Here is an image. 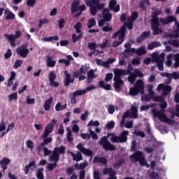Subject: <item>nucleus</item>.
Returning <instances> with one entry per match:
<instances>
[{
	"instance_id": "obj_39",
	"label": "nucleus",
	"mask_w": 179,
	"mask_h": 179,
	"mask_svg": "<svg viewBox=\"0 0 179 179\" xmlns=\"http://www.w3.org/2000/svg\"><path fill=\"white\" fill-rule=\"evenodd\" d=\"M33 166H36V162L33 161L30 162L29 164L26 165L24 169V174H29V170H30V167H33Z\"/></svg>"
},
{
	"instance_id": "obj_48",
	"label": "nucleus",
	"mask_w": 179,
	"mask_h": 179,
	"mask_svg": "<svg viewBox=\"0 0 179 179\" xmlns=\"http://www.w3.org/2000/svg\"><path fill=\"white\" fill-rule=\"evenodd\" d=\"M173 59L175 61L173 64L174 68H179V53L173 55Z\"/></svg>"
},
{
	"instance_id": "obj_10",
	"label": "nucleus",
	"mask_w": 179,
	"mask_h": 179,
	"mask_svg": "<svg viewBox=\"0 0 179 179\" xmlns=\"http://www.w3.org/2000/svg\"><path fill=\"white\" fill-rule=\"evenodd\" d=\"M99 145H101V146H102L106 152L108 150H110V152L115 150V146H114L113 144H111V143L108 141L107 136L101 138L99 141Z\"/></svg>"
},
{
	"instance_id": "obj_64",
	"label": "nucleus",
	"mask_w": 179,
	"mask_h": 179,
	"mask_svg": "<svg viewBox=\"0 0 179 179\" xmlns=\"http://www.w3.org/2000/svg\"><path fill=\"white\" fill-rule=\"evenodd\" d=\"M93 178L94 179H101V178H100V173L99 172V171H94Z\"/></svg>"
},
{
	"instance_id": "obj_50",
	"label": "nucleus",
	"mask_w": 179,
	"mask_h": 179,
	"mask_svg": "<svg viewBox=\"0 0 179 179\" xmlns=\"http://www.w3.org/2000/svg\"><path fill=\"white\" fill-rule=\"evenodd\" d=\"M120 71H124L125 76L126 75H129V74L132 73V71H134V67H132V65L129 64L128 66H127V70L120 69Z\"/></svg>"
},
{
	"instance_id": "obj_45",
	"label": "nucleus",
	"mask_w": 179,
	"mask_h": 179,
	"mask_svg": "<svg viewBox=\"0 0 179 179\" xmlns=\"http://www.w3.org/2000/svg\"><path fill=\"white\" fill-rule=\"evenodd\" d=\"M66 108V103L62 106L61 105V102H58L55 106L56 111H62V110H65Z\"/></svg>"
},
{
	"instance_id": "obj_44",
	"label": "nucleus",
	"mask_w": 179,
	"mask_h": 179,
	"mask_svg": "<svg viewBox=\"0 0 179 179\" xmlns=\"http://www.w3.org/2000/svg\"><path fill=\"white\" fill-rule=\"evenodd\" d=\"M138 19V12L134 11L131 13V15L127 18V21L133 22Z\"/></svg>"
},
{
	"instance_id": "obj_26",
	"label": "nucleus",
	"mask_w": 179,
	"mask_h": 179,
	"mask_svg": "<svg viewBox=\"0 0 179 179\" xmlns=\"http://www.w3.org/2000/svg\"><path fill=\"white\" fill-rule=\"evenodd\" d=\"M49 160L50 162H54V163L48 164L47 169L48 170H49V171H52V170H54V169L57 167V166L58 165V162L59 161L58 159H55L52 157H49Z\"/></svg>"
},
{
	"instance_id": "obj_25",
	"label": "nucleus",
	"mask_w": 179,
	"mask_h": 179,
	"mask_svg": "<svg viewBox=\"0 0 179 179\" xmlns=\"http://www.w3.org/2000/svg\"><path fill=\"white\" fill-rule=\"evenodd\" d=\"M83 94H86V91L76 90V92H74L71 98V104H76V96H83Z\"/></svg>"
},
{
	"instance_id": "obj_38",
	"label": "nucleus",
	"mask_w": 179,
	"mask_h": 179,
	"mask_svg": "<svg viewBox=\"0 0 179 179\" xmlns=\"http://www.w3.org/2000/svg\"><path fill=\"white\" fill-rule=\"evenodd\" d=\"M58 40H59V36H55L45 37L43 39V41L51 43V41H58Z\"/></svg>"
},
{
	"instance_id": "obj_22",
	"label": "nucleus",
	"mask_w": 179,
	"mask_h": 179,
	"mask_svg": "<svg viewBox=\"0 0 179 179\" xmlns=\"http://www.w3.org/2000/svg\"><path fill=\"white\" fill-rule=\"evenodd\" d=\"M152 34V32H150V31H144L136 39V43H138V44H141V43H142V41H143L146 38H149V37H150V34Z\"/></svg>"
},
{
	"instance_id": "obj_60",
	"label": "nucleus",
	"mask_w": 179,
	"mask_h": 179,
	"mask_svg": "<svg viewBox=\"0 0 179 179\" xmlns=\"http://www.w3.org/2000/svg\"><path fill=\"white\" fill-rule=\"evenodd\" d=\"M65 24V20L61 18L58 20V27L59 29H64V26Z\"/></svg>"
},
{
	"instance_id": "obj_29",
	"label": "nucleus",
	"mask_w": 179,
	"mask_h": 179,
	"mask_svg": "<svg viewBox=\"0 0 179 179\" xmlns=\"http://www.w3.org/2000/svg\"><path fill=\"white\" fill-rule=\"evenodd\" d=\"M97 87H101V89H103L104 90H111V85L106 84L103 80H100L98 82Z\"/></svg>"
},
{
	"instance_id": "obj_31",
	"label": "nucleus",
	"mask_w": 179,
	"mask_h": 179,
	"mask_svg": "<svg viewBox=\"0 0 179 179\" xmlns=\"http://www.w3.org/2000/svg\"><path fill=\"white\" fill-rule=\"evenodd\" d=\"M131 45H132L129 42H127V43H125L124 48H126V49L124 50V52H126V53L132 52L133 54H135V52H136V49H135L134 48H131Z\"/></svg>"
},
{
	"instance_id": "obj_40",
	"label": "nucleus",
	"mask_w": 179,
	"mask_h": 179,
	"mask_svg": "<svg viewBox=\"0 0 179 179\" xmlns=\"http://www.w3.org/2000/svg\"><path fill=\"white\" fill-rule=\"evenodd\" d=\"M44 171V168H40L36 171V177L38 179H44V174L43 173Z\"/></svg>"
},
{
	"instance_id": "obj_23",
	"label": "nucleus",
	"mask_w": 179,
	"mask_h": 179,
	"mask_svg": "<svg viewBox=\"0 0 179 179\" xmlns=\"http://www.w3.org/2000/svg\"><path fill=\"white\" fill-rule=\"evenodd\" d=\"M109 9L113 12H120V5H117V0H110L108 4Z\"/></svg>"
},
{
	"instance_id": "obj_13",
	"label": "nucleus",
	"mask_w": 179,
	"mask_h": 179,
	"mask_svg": "<svg viewBox=\"0 0 179 179\" xmlns=\"http://www.w3.org/2000/svg\"><path fill=\"white\" fill-rule=\"evenodd\" d=\"M153 62H156L157 66L159 71H164V67L163 66V61H164V55L162 54L160 56L155 55L152 56Z\"/></svg>"
},
{
	"instance_id": "obj_56",
	"label": "nucleus",
	"mask_w": 179,
	"mask_h": 179,
	"mask_svg": "<svg viewBox=\"0 0 179 179\" xmlns=\"http://www.w3.org/2000/svg\"><path fill=\"white\" fill-rule=\"evenodd\" d=\"M113 171H114V169H113V168H109V169L105 168L103 171V173L105 176L107 174L110 176V174H113Z\"/></svg>"
},
{
	"instance_id": "obj_42",
	"label": "nucleus",
	"mask_w": 179,
	"mask_h": 179,
	"mask_svg": "<svg viewBox=\"0 0 179 179\" xmlns=\"http://www.w3.org/2000/svg\"><path fill=\"white\" fill-rule=\"evenodd\" d=\"M10 164V159L8 157H3L1 160H0V166H8Z\"/></svg>"
},
{
	"instance_id": "obj_52",
	"label": "nucleus",
	"mask_w": 179,
	"mask_h": 179,
	"mask_svg": "<svg viewBox=\"0 0 179 179\" xmlns=\"http://www.w3.org/2000/svg\"><path fill=\"white\" fill-rule=\"evenodd\" d=\"M127 75H130L128 77V80H129V82H131V83H134V82H135V80H136V76L135 75V73H131L127 74Z\"/></svg>"
},
{
	"instance_id": "obj_6",
	"label": "nucleus",
	"mask_w": 179,
	"mask_h": 179,
	"mask_svg": "<svg viewBox=\"0 0 179 179\" xmlns=\"http://www.w3.org/2000/svg\"><path fill=\"white\" fill-rule=\"evenodd\" d=\"M139 93L141 94H145V85L142 80H138L134 87L130 88L129 92L130 96H137Z\"/></svg>"
},
{
	"instance_id": "obj_3",
	"label": "nucleus",
	"mask_w": 179,
	"mask_h": 179,
	"mask_svg": "<svg viewBox=\"0 0 179 179\" xmlns=\"http://www.w3.org/2000/svg\"><path fill=\"white\" fill-rule=\"evenodd\" d=\"M129 157L130 160L131 162H134V163H138V162L140 166L148 167V169L150 167V165L148 164L146 158H145V156L143 155V152H142V151H136L134 153L130 155Z\"/></svg>"
},
{
	"instance_id": "obj_20",
	"label": "nucleus",
	"mask_w": 179,
	"mask_h": 179,
	"mask_svg": "<svg viewBox=\"0 0 179 179\" xmlns=\"http://www.w3.org/2000/svg\"><path fill=\"white\" fill-rule=\"evenodd\" d=\"M64 75H65V79L64 80V86L68 87V86H69L71 83H73V82H75V78H72V76L69 74V73L68 72V70L64 71Z\"/></svg>"
},
{
	"instance_id": "obj_43",
	"label": "nucleus",
	"mask_w": 179,
	"mask_h": 179,
	"mask_svg": "<svg viewBox=\"0 0 179 179\" xmlns=\"http://www.w3.org/2000/svg\"><path fill=\"white\" fill-rule=\"evenodd\" d=\"M156 105H155V103H151L150 105H143L141 106V111H146L147 110H149V108H153Z\"/></svg>"
},
{
	"instance_id": "obj_32",
	"label": "nucleus",
	"mask_w": 179,
	"mask_h": 179,
	"mask_svg": "<svg viewBox=\"0 0 179 179\" xmlns=\"http://www.w3.org/2000/svg\"><path fill=\"white\" fill-rule=\"evenodd\" d=\"M53 100H54V98H52V96H50L48 99L45 101L43 105L45 111H50L51 108V103H52Z\"/></svg>"
},
{
	"instance_id": "obj_41",
	"label": "nucleus",
	"mask_w": 179,
	"mask_h": 179,
	"mask_svg": "<svg viewBox=\"0 0 179 179\" xmlns=\"http://www.w3.org/2000/svg\"><path fill=\"white\" fill-rule=\"evenodd\" d=\"M43 138V142H42L41 143V146H42V148H44V146H45V145H48V143H51V142H52V138L49 137V138Z\"/></svg>"
},
{
	"instance_id": "obj_18",
	"label": "nucleus",
	"mask_w": 179,
	"mask_h": 179,
	"mask_svg": "<svg viewBox=\"0 0 179 179\" xmlns=\"http://www.w3.org/2000/svg\"><path fill=\"white\" fill-rule=\"evenodd\" d=\"M176 17L168 15L166 18H159V22L162 26H167V24H170L171 23L176 22Z\"/></svg>"
},
{
	"instance_id": "obj_30",
	"label": "nucleus",
	"mask_w": 179,
	"mask_h": 179,
	"mask_svg": "<svg viewBox=\"0 0 179 179\" xmlns=\"http://www.w3.org/2000/svg\"><path fill=\"white\" fill-rule=\"evenodd\" d=\"M93 163L94 164H96V163H101V164H107V158H106L105 157H100L96 156L94 158Z\"/></svg>"
},
{
	"instance_id": "obj_63",
	"label": "nucleus",
	"mask_w": 179,
	"mask_h": 179,
	"mask_svg": "<svg viewBox=\"0 0 179 179\" xmlns=\"http://www.w3.org/2000/svg\"><path fill=\"white\" fill-rule=\"evenodd\" d=\"M113 79V74L112 73H108L106 74L105 76V82H110Z\"/></svg>"
},
{
	"instance_id": "obj_62",
	"label": "nucleus",
	"mask_w": 179,
	"mask_h": 179,
	"mask_svg": "<svg viewBox=\"0 0 179 179\" xmlns=\"http://www.w3.org/2000/svg\"><path fill=\"white\" fill-rule=\"evenodd\" d=\"M136 141L134 140L131 141V151L136 152Z\"/></svg>"
},
{
	"instance_id": "obj_9",
	"label": "nucleus",
	"mask_w": 179,
	"mask_h": 179,
	"mask_svg": "<svg viewBox=\"0 0 179 179\" xmlns=\"http://www.w3.org/2000/svg\"><path fill=\"white\" fill-rule=\"evenodd\" d=\"M4 37L9 41L11 47H16V41L19 37H22V31L20 30L15 31V35L5 34Z\"/></svg>"
},
{
	"instance_id": "obj_37",
	"label": "nucleus",
	"mask_w": 179,
	"mask_h": 179,
	"mask_svg": "<svg viewBox=\"0 0 179 179\" xmlns=\"http://www.w3.org/2000/svg\"><path fill=\"white\" fill-rule=\"evenodd\" d=\"M161 45L160 42L153 41L148 44V50H154V48H157V47H160Z\"/></svg>"
},
{
	"instance_id": "obj_55",
	"label": "nucleus",
	"mask_w": 179,
	"mask_h": 179,
	"mask_svg": "<svg viewBox=\"0 0 179 179\" xmlns=\"http://www.w3.org/2000/svg\"><path fill=\"white\" fill-rule=\"evenodd\" d=\"M18 96H17V92H14L12 93L8 96V101H12V100H17Z\"/></svg>"
},
{
	"instance_id": "obj_49",
	"label": "nucleus",
	"mask_w": 179,
	"mask_h": 179,
	"mask_svg": "<svg viewBox=\"0 0 179 179\" xmlns=\"http://www.w3.org/2000/svg\"><path fill=\"white\" fill-rule=\"evenodd\" d=\"M96 26V20L94 18H91L87 22V29H92V27Z\"/></svg>"
},
{
	"instance_id": "obj_54",
	"label": "nucleus",
	"mask_w": 179,
	"mask_h": 179,
	"mask_svg": "<svg viewBox=\"0 0 179 179\" xmlns=\"http://www.w3.org/2000/svg\"><path fill=\"white\" fill-rule=\"evenodd\" d=\"M99 125H100V122H99V120H90L87 124V127H99Z\"/></svg>"
},
{
	"instance_id": "obj_36",
	"label": "nucleus",
	"mask_w": 179,
	"mask_h": 179,
	"mask_svg": "<svg viewBox=\"0 0 179 179\" xmlns=\"http://www.w3.org/2000/svg\"><path fill=\"white\" fill-rule=\"evenodd\" d=\"M146 49L145 48V46H141L138 50H136V52L134 54H136V55H138V57H141V55H146Z\"/></svg>"
},
{
	"instance_id": "obj_61",
	"label": "nucleus",
	"mask_w": 179,
	"mask_h": 179,
	"mask_svg": "<svg viewBox=\"0 0 179 179\" xmlns=\"http://www.w3.org/2000/svg\"><path fill=\"white\" fill-rule=\"evenodd\" d=\"M66 139L67 142H72L73 141V138H72V131L69 129L67 132Z\"/></svg>"
},
{
	"instance_id": "obj_57",
	"label": "nucleus",
	"mask_w": 179,
	"mask_h": 179,
	"mask_svg": "<svg viewBox=\"0 0 179 179\" xmlns=\"http://www.w3.org/2000/svg\"><path fill=\"white\" fill-rule=\"evenodd\" d=\"M22 64H23V61H22L20 59L16 60V62L14 63V66H13L14 69H17V68L20 67Z\"/></svg>"
},
{
	"instance_id": "obj_47",
	"label": "nucleus",
	"mask_w": 179,
	"mask_h": 179,
	"mask_svg": "<svg viewBox=\"0 0 179 179\" xmlns=\"http://www.w3.org/2000/svg\"><path fill=\"white\" fill-rule=\"evenodd\" d=\"M172 90L171 86L170 85H166L164 87V90L162 92L163 96H167L169 93H170V91Z\"/></svg>"
},
{
	"instance_id": "obj_35",
	"label": "nucleus",
	"mask_w": 179,
	"mask_h": 179,
	"mask_svg": "<svg viewBox=\"0 0 179 179\" xmlns=\"http://www.w3.org/2000/svg\"><path fill=\"white\" fill-rule=\"evenodd\" d=\"M70 155H71L73 159L76 162H80V160H83V157L82 156V154L80 152H78L77 154L70 152Z\"/></svg>"
},
{
	"instance_id": "obj_46",
	"label": "nucleus",
	"mask_w": 179,
	"mask_h": 179,
	"mask_svg": "<svg viewBox=\"0 0 179 179\" xmlns=\"http://www.w3.org/2000/svg\"><path fill=\"white\" fill-rule=\"evenodd\" d=\"M26 145L28 149H30L31 152H33V149H34V143L31 140H27L26 141Z\"/></svg>"
},
{
	"instance_id": "obj_58",
	"label": "nucleus",
	"mask_w": 179,
	"mask_h": 179,
	"mask_svg": "<svg viewBox=\"0 0 179 179\" xmlns=\"http://www.w3.org/2000/svg\"><path fill=\"white\" fill-rule=\"evenodd\" d=\"M170 79H175V80L179 79V72L174 71L173 73H171Z\"/></svg>"
},
{
	"instance_id": "obj_51",
	"label": "nucleus",
	"mask_w": 179,
	"mask_h": 179,
	"mask_svg": "<svg viewBox=\"0 0 179 179\" xmlns=\"http://www.w3.org/2000/svg\"><path fill=\"white\" fill-rule=\"evenodd\" d=\"M115 122L113 120H111L110 122H108L106 125V129H113L115 128Z\"/></svg>"
},
{
	"instance_id": "obj_8",
	"label": "nucleus",
	"mask_w": 179,
	"mask_h": 179,
	"mask_svg": "<svg viewBox=\"0 0 179 179\" xmlns=\"http://www.w3.org/2000/svg\"><path fill=\"white\" fill-rule=\"evenodd\" d=\"M128 135H129V131H122L120 136L112 134L110 141L113 143H125L128 141Z\"/></svg>"
},
{
	"instance_id": "obj_4",
	"label": "nucleus",
	"mask_w": 179,
	"mask_h": 179,
	"mask_svg": "<svg viewBox=\"0 0 179 179\" xmlns=\"http://www.w3.org/2000/svg\"><path fill=\"white\" fill-rule=\"evenodd\" d=\"M113 72L115 73V76L113 78L114 80V88L115 90H120L122 85H124V81H122V79L121 78L122 76H125V71L124 70H120V69H115L113 70Z\"/></svg>"
},
{
	"instance_id": "obj_33",
	"label": "nucleus",
	"mask_w": 179,
	"mask_h": 179,
	"mask_svg": "<svg viewBox=\"0 0 179 179\" xmlns=\"http://www.w3.org/2000/svg\"><path fill=\"white\" fill-rule=\"evenodd\" d=\"M66 173L68 176H71L70 179H78V175L75 172H73V168L72 167H68L66 170Z\"/></svg>"
},
{
	"instance_id": "obj_19",
	"label": "nucleus",
	"mask_w": 179,
	"mask_h": 179,
	"mask_svg": "<svg viewBox=\"0 0 179 179\" xmlns=\"http://www.w3.org/2000/svg\"><path fill=\"white\" fill-rule=\"evenodd\" d=\"M76 148L83 153V155H85V156H89L90 157L93 156V151H92L90 149L86 148L83 147V144L79 143Z\"/></svg>"
},
{
	"instance_id": "obj_34",
	"label": "nucleus",
	"mask_w": 179,
	"mask_h": 179,
	"mask_svg": "<svg viewBox=\"0 0 179 179\" xmlns=\"http://www.w3.org/2000/svg\"><path fill=\"white\" fill-rule=\"evenodd\" d=\"M125 163V159L124 158H120L116 160L115 162L113 167L114 169H120L121 166H122Z\"/></svg>"
},
{
	"instance_id": "obj_12",
	"label": "nucleus",
	"mask_w": 179,
	"mask_h": 179,
	"mask_svg": "<svg viewBox=\"0 0 179 179\" xmlns=\"http://www.w3.org/2000/svg\"><path fill=\"white\" fill-rule=\"evenodd\" d=\"M55 124H57V120L52 119V122H50L46 125L41 138H48L50 134H52V132L54 131V125H55Z\"/></svg>"
},
{
	"instance_id": "obj_17",
	"label": "nucleus",
	"mask_w": 179,
	"mask_h": 179,
	"mask_svg": "<svg viewBox=\"0 0 179 179\" xmlns=\"http://www.w3.org/2000/svg\"><path fill=\"white\" fill-rule=\"evenodd\" d=\"M160 23L159 22H151V30H152L153 36H159L163 33V29L159 28Z\"/></svg>"
},
{
	"instance_id": "obj_28",
	"label": "nucleus",
	"mask_w": 179,
	"mask_h": 179,
	"mask_svg": "<svg viewBox=\"0 0 179 179\" xmlns=\"http://www.w3.org/2000/svg\"><path fill=\"white\" fill-rule=\"evenodd\" d=\"M46 64H47V66H48L49 68H54V66H55L57 62L55 60H52L54 59V57H52L50 55H48L46 57Z\"/></svg>"
},
{
	"instance_id": "obj_21",
	"label": "nucleus",
	"mask_w": 179,
	"mask_h": 179,
	"mask_svg": "<svg viewBox=\"0 0 179 179\" xmlns=\"http://www.w3.org/2000/svg\"><path fill=\"white\" fill-rule=\"evenodd\" d=\"M102 17V19L105 21L111 22V20L113 19V14L110 13V10L108 8H103Z\"/></svg>"
},
{
	"instance_id": "obj_53",
	"label": "nucleus",
	"mask_w": 179,
	"mask_h": 179,
	"mask_svg": "<svg viewBox=\"0 0 179 179\" xmlns=\"http://www.w3.org/2000/svg\"><path fill=\"white\" fill-rule=\"evenodd\" d=\"M83 36V35H82V34H78V36L76 35V34H73L72 35L73 43H76L78 40H80Z\"/></svg>"
},
{
	"instance_id": "obj_11",
	"label": "nucleus",
	"mask_w": 179,
	"mask_h": 179,
	"mask_svg": "<svg viewBox=\"0 0 179 179\" xmlns=\"http://www.w3.org/2000/svg\"><path fill=\"white\" fill-rule=\"evenodd\" d=\"M80 1L79 0H74L71 3V13H76V12H81L83 13L85 10H86V6L85 4H82L81 6H79Z\"/></svg>"
},
{
	"instance_id": "obj_7",
	"label": "nucleus",
	"mask_w": 179,
	"mask_h": 179,
	"mask_svg": "<svg viewBox=\"0 0 179 179\" xmlns=\"http://www.w3.org/2000/svg\"><path fill=\"white\" fill-rule=\"evenodd\" d=\"M127 31V28L125 26H122L119 31H117L113 34V38L118 37L119 41L113 42V47L117 48L118 45H121L124 43V38H125V33Z\"/></svg>"
},
{
	"instance_id": "obj_59",
	"label": "nucleus",
	"mask_w": 179,
	"mask_h": 179,
	"mask_svg": "<svg viewBox=\"0 0 179 179\" xmlns=\"http://www.w3.org/2000/svg\"><path fill=\"white\" fill-rule=\"evenodd\" d=\"M12 57V50L8 49L4 55L5 59H9Z\"/></svg>"
},
{
	"instance_id": "obj_24",
	"label": "nucleus",
	"mask_w": 179,
	"mask_h": 179,
	"mask_svg": "<svg viewBox=\"0 0 179 179\" xmlns=\"http://www.w3.org/2000/svg\"><path fill=\"white\" fill-rule=\"evenodd\" d=\"M4 19L5 20H13L16 15L9 8L4 9Z\"/></svg>"
},
{
	"instance_id": "obj_14",
	"label": "nucleus",
	"mask_w": 179,
	"mask_h": 179,
	"mask_svg": "<svg viewBox=\"0 0 179 179\" xmlns=\"http://www.w3.org/2000/svg\"><path fill=\"white\" fill-rule=\"evenodd\" d=\"M59 155H65V146L62 145L60 147L55 148L50 157H52L55 160L59 161Z\"/></svg>"
},
{
	"instance_id": "obj_16",
	"label": "nucleus",
	"mask_w": 179,
	"mask_h": 179,
	"mask_svg": "<svg viewBox=\"0 0 179 179\" xmlns=\"http://www.w3.org/2000/svg\"><path fill=\"white\" fill-rule=\"evenodd\" d=\"M17 55H20L22 58H27L29 55V49L26 48V45H22L21 47L16 49Z\"/></svg>"
},
{
	"instance_id": "obj_5",
	"label": "nucleus",
	"mask_w": 179,
	"mask_h": 179,
	"mask_svg": "<svg viewBox=\"0 0 179 179\" xmlns=\"http://www.w3.org/2000/svg\"><path fill=\"white\" fill-rule=\"evenodd\" d=\"M127 118H138V108H136V106H132L131 108V111L126 110L124 113L120 122V125L122 128H124V124H125V120H127Z\"/></svg>"
},
{
	"instance_id": "obj_1",
	"label": "nucleus",
	"mask_w": 179,
	"mask_h": 179,
	"mask_svg": "<svg viewBox=\"0 0 179 179\" xmlns=\"http://www.w3.org/2000/svg\"><path fill=\"white\" fill-rule=\"evenodd\" d=\"M159 107L161 108L159 110H157L156 108L152 109L151 111L154 117L159 119L161 122H166V124H169V125H174L176 124V120L169 118V117L166 115V113H164V109L167 108V102H162Z\"/></svg>"
},
{
	"instance_id": "obj_2",
	"label": "nucleus",
	"mask_w": 179,
	"mask_h": 179,
	"mask_svg": "<svg viewBox=\"0 0 179 179\" xmlns=\"http://www.w3.org/2000/svg\"><path fill=\"white\" fill-rule=\"evenodd\" d=\"M85 3L90 6V13L92 16H96L99 10L104 9V3H100L99 0H85Z\"/></svg>"
},
{
	"instance_id": "obj_27",
	"label": "nucleus",
	"mask_w": 179,
	"mask_h": 179,
	"mask_svg": "<svg viewBox=\"0 0 179 179\" xmlns=\"http://www.w3.org/2000/svg\"><path fill=\"white\" fill-rule=\"evenodd\" d=\"M159 15H162L161 10H156L152 13V19L150 20L151 23H159Z\"/></svg>"
},
{
	"instance_id": "obj_15",
	"label": "nucleus",
	"mask_w": 179,
	"mask_h": 179,
	"mask_svg": "<svg viewBox=\"0 0 179 179\" xmlns=\"http://www.w3.org/2000/svg\"><path fill=\"white\" fill-rule=\"evenodd\" d=\"M48 78L50 86H52V87H58V86H59V83L55 81V79H57V74L55 72L50 71L49 73Z\"/></svg>"
}]
</instances>
